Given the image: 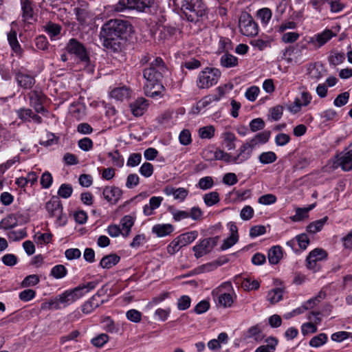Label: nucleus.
<instances>
[{
    "mask_svg": "<svg viewBox=\"0 0 352 352\" xmlns=\"http://www.w3.org/2000/svg\"><path fill=\"white\" fill-rule=\"evenodd\" d=\"M131 31V25L127 21L111 19L102 26L100 36L104 47L116 51Z\"/></svg>",
    "mask_w": 352,
    "mask_h": 352,
    "instance_id": "f257e3e1",
    "label": "nucleus"
},
{
    "mask_svg": "<svg viewBox=\"0 0 352 352\" xmlns=\"http://www.w3.org/2000/svg\"><path fill=\"white\" fill-rule=\"evenodd\" d=\"M182 9L188 21L197 23L206 13V6L202 0H182Z\"/></svg>",
    "mask_w": 352,
    "mask_h": 352,
    "instance_id": "f03ea898",
    "label": "nucleus"
},
{
    "mask_svg": "<svg viewBox=\"0 0 352 352\" xmlns=\"http://www.w3.org/2000/svg\"><path fill=\"white\" fill-rule=\"evenodd\" d=\"M166 67L160 57L155 58L143 71L144 78L151 85L160 82L166 72Z\"/></svg>",
    "mask_w": 352,
    "mask_h": 352,
    "instance_id": "7ed1b4c3",
    "label": "nucleus"
},
{
    "mask_svg": "<svg viewBox=\"0 0 352 352\" xmlns=\"http://www.w3.org/2000/svg\"><path fill=\"white\" fill-rule=\"evenodd\" d=\"M232 290V285L229 282L222 283L212 292V296L217 302V305L224 308L230 307L234 302L233 294L227 292V291Z\"/></svg>",
    "mask_w": 352,
    "mask_h": 352,
    "instance_id": "20e7f679",
    "label": "nucleus"
},
{
    "mask_svg": "<svg viewBox=\"0 0 352 352\" xmlns=\"http://www.w3.org/2000/svg\"><path fill=\"white\" fill-rule=\"evenodd\" d=\"M221 76V72L214 67H206L199 72L196 84L199 89H208L216 85Z\"/></svg>",
    "mask_w": 352,
    "mask_h": 352,
    "instance_id": "39448f33",
    "label": "nucleus"
},
{
    "mask_svg": "<svg viewBox=\"0 0 352 352\" xmlns=\"http://www.w3.org/2000/svg\"><path fill=\"white\" fill-rule=\"evenodd\" d=\"M271 132L264 131L257 133L253 138L244 143L241 147V155L244 159H249L252 153L253 149L259 146L261 144L267 143L270 138Z\"/></svg>",
    "mask_w": 352,
    "mask_h": 352,
    "instance_id": "423d86ee",
    "label": "nucleus"
},
{
    "mask_svg": "<svg viewBox=\"0 0 352 352\" xmlns=\"http://www.w3.org/2000/svg\"><path fill=\"white\" fill-rule=\"evenodd\" d=\"M45 209L50 217L56 218V223L63 226L67 223V216L63 213V206L59 197L53 196L45 204Z\"/></svg>",
    "mask_w": 352,
    "mask_h": 352,
    "instance_id": "0eeeda50",
    "label": "nucleus"
},
{
    "mask_svg": "<svg viewBox=\"0 0 352 352\" xmlns=\"http://www.w3.org/2000/svg\"><path fill=\"white\" fill-rule=\"evenodd\" d=\"M239 27L241 34L246 36H256L258 32L257 23L247 12H243L241 14Z\"/></svg>",
    "mask_w": 352,
    "mask_h": 352,
    "instance_id": "6e6552de",
    "label": "nucleus"
},
{
    "mask_svg": "<svg viewBox=\"0 0 352 352\" xmlns=\"http://www.w3.org/2000/svg\"><path fill=\"white\" fill-rule=\"evenodd\" d=\"M153 0H120L115 6L116 12H122L125 9H136L144 11L151 6Z\"/></svg>",
    "mask_w": 352,
    "mask_h": 352,
    "instance_id": "1a4fd4ad",
    "label": "nucleus"
},
{
    "mask_svg": "<svg viewBox=\"0 0 352 352\" xmlns=\"http://www.w3.org/2000/svg\"><path fill=\"white\" fill-rule=\"evenodd\" d=\"M219 240V236L209 237L199 241L198 244L192 248L195 252V256L197 258L210 253L217 245Z\"/></svg>",
    "mask_w": 352,
    "mask_h": 352,
    "instance_id": "9d476101",
    "label": "nucleus"
},
{
    "mask_svg": "<svg viewBox=\"0 0 352 352\" xmlns=\"http://www.w3.org/2000/svg\"><path fill=\"white\" fill-rule=\"evenodd\" d=\"M65 50L69 54L74 55L82 62L89 61V57L85 46L76 38L69 40Z\"/></svg>",
    "mask_w": 352,
    "mask_h": 352,
    "instance_id": "9b49d317",
    "label": "nucleus"
},
{
    "mask_svg": "<svg viewBox=\"0 0 352 352\" xmlns=\"http://www.w3.org/2000/svg\"><path fill=\"white\" fill-rule=\"evenodd\" d=\"M338 167L344 172L352 170V150L347 148L335 156L333 160V168Z\"/></svg>",
    "mask_w": 352,
    "mask_h": 352,
    "instance_id": "f8f14e48",
    "label": "nucleus"
},
{
    "mask_svg": "<svg viewBox=\"0 0 352 352\" xmlns=\"http://www.w3.org/2000/svg\"><path fill=\"white\" fill-rule=\"evenodd\" d=\"M75 302L70 289L66 290L63 294L57 296L53 300L50 302H44L41 305L42 309H58L60 305L66 307Z\"/></svg>",
    "mask_w": 352,
    "mask_h": 352,
    "instance_id": "ddd939ff",
    "label": "nucleus"
},
{
    "mask_svg": "<svg viewBox=\"0 0 352 352\" xmlns=\"http://www.w3.org/2000/svg\"><path fill=\"white\" fill-rule=\"evenodd\" d=\"M14 74L18 86L23 89H31L36 83L34 76L28 72L16 70L14 72Z\"/></svg>",
    "mask_w": 352,
    "mask_h": 352,
    "instance_id": "4468645a",
    "label": "nucleus"
},
{
    "mask_svg": "<svg viewBox=\"0 0 352 352\" xmlns=\"http://www.w3.org/2000/svg\"><path fill=\"white\" fill-rule=\"evenodd\" d=\"M98 281H91L86 284L80 285L78 287L70 289L74 300L76 301L77 300L82 298L87 293L94 289L98 285Z\"/></svg>",
    "mask_w": 352,
    "mask_h": 352,
    "instance_id": "2eb2a0df",
    "label": "nucleus"
},
{
    "mask_svg": "<svg viewBox=\"0 0 352 352\" xmlns=\"http://www.w3.org/2000/svg\"><path fill=\"white\" fill-rule=\"evenodd\" d=\"M334 36L335 34L331 30L327 29L311 37L309 43L313 44L316 47H320Z\"/></svg>",
    "mask_w": 352,
    "mask_h": 352,
    "instance_id": "dca6fc26",
    "label": "nucleus"
},
{
    "mask_svg": "<svg viewBox=\"0 0 352 352\" xmlns=\"http://www.w3.org/2000/svg\"><path fill=\"white\" fill-rule=\"evenodd\" d=\"M104 198L111 204H116L120 199L122 191L116 186H106L102 191Z\"/></svg>",
    "mask_w": 352,
    "mask_h": 352,
    "instance_id": "f3484780",
    "label": "nucleus"
},
{
    "mask_svg": "<svg viewBox=\"0 0 352 352\" xmlns=\"http://www.w3.org/2000/svg\"><path fill=\"white\" fill-rule=\"evenodd\" d=\"M22 21L23 22L31 23L30 21L34 19V10L33 3L30 0H21Z\"/></svg>",
    "mask_w": 352,
    "mask_h": 352,
    "instance_id": "a211bd4d",
    "label": "nucleus"
},
{
    "mask_svg": "<svg viewBox=\"0 0 352 352\" xmlns=\"http://www.w3.org/2000/svg\"><path fill=\"white\" fill-rule=\"evenodd\" d=\"M320 315V312L312 311L309 314L308 319L312 320V316L315 317L314 322H307L302 324V333L304 335L308 333H316L318 330L316 324L320 323L321 318L318 316Z\"/></svg>",
    "mask_w": 352,
    "mask_h": 352,
    "instance_id": "6ab92c4d",
    "label": "nucleus"
},
{
    "mask_svg": "<svg viewBox=\"0 0 352 352\" xmlns=\"http://www.w3.org/2000/svg\"><path fill=\"white\" fill-rule=\"evenodd\" d=\"M103 303V300L98 299V294H94L89 300L83 304L82 306V311L84 314H89Z\"/></svg>",
    "mask_w": 352,
    "mask_h": 352,
    "instance_id": "aec40b11",
    "label": "nucleus"
},
{
    "mask_svg": "<svg viewBox=\"0 0 352 352\" xmlns=\"http://www.w3.org/2000/svg\"><path fill=\"white\" fill-rule=\"evenodd\" d=\"M147 107V100L143 98L137 99L130 105L132 113L136 117L142 116L146 111Z\"/></svg>",
    "mask_w": 352,
    "mask_h": 352,
    "instance_id": "412c9836",
    "label": "nucleus"
},
{
    "mask_svg": "<svg viewBox=\"0 0 352 352\" xmlns=\"http://www.w3.org/2000/svg\"><path fill=\"white\" fill-rule=\"evenodd\" d=\"M163 197H152L149 199L148 204H146L143 208V213L146 216H151L154 214V210L158 208L162 201Z\"/></svg>",
    "mask_w": 352,
    "mask_h": 352,
    "instance_id": "4be33fe9",
    "label": "nucleus"
},
{
    "mask_svg": "<svg viewBox=\"0 0 352 352\" xmlns=\"http://www.w3.org/2000/svg\"><path fill=\"white\" fill-rule=\"evenodd\" d=\"M8 41L13 52L21 56L22 54V49L17 39V34L16 30H11L8 33Z\"/></svg>",
    "mask_w": 352,
    "mask_h": 352,
    "instance_id": "5701e85b",
    "label": "nucleus"
},
{
    "mask_svg": "<svg viewBox=\"0 0 352 352\" xmlns=\"http://www.w3.org/2000/svg\"><path fill=\"white\" fill-rule=\"evenodd\" d=\"M174 230L173 225L169 223L157 224L152 228V232L158 237H163L170 234Z\"/></svg>",
    "mask_w": 352,
    "mask_h": 352,
    "instance_id": "b1692460",
    "label": "nucleus"
},
{
    "mask_svg": "<svg viewBox=\"0 0 352 352\" xmlns=\"http://www.w3.org/2000/svg\"><path fill=\"white\" fill-rule=\"evenodd\" d=\"M135 222V219L131 215H125L120 220L121 230L122 231V235L123 237L126 238L131 232V228Z\"/></svg>",
    "mask_w": 352,
    "mask_h": 352,
    "instance_id": "393cba45",
    "label": "nucleus"
},
{
    "mask_svg": "<svg viewBox=\"0 0 352 352\" xmlns=\"http://www.w3.org/2000/svg\"><path fill=\"white\" fill-rule=\"evenodd\" d=\"M283 257L282 249L279 245L272 247L268 251V261L272 265L277 264Z\"/></svg>",
    "mask_w": 352,
    "mask_h": 352,
    "instance_id": "a878e982",
    "label": "nucleus"
},
{
    "mask_svg": "<svg viewBox=\"0 0 352 352\" xmlns=\"http://www.w3.org/2000/svg\"><path fill=\"white\" fill-rule=\"evenodd\" d=\"M120 260V257L116 254L104 256L100 262V265L104 269H109L116 265Z\"/></svg>",
    "mask_w": 352,
    "mask_h": 352,
    "instance_id": "bb28decb",
    "label": "nucleus"
},
{
    "mask_svg": "<svg viewBox=\"0 0 352 352\" xmlns=\"http://www.w3.org/2000/svg\"><path fill=\"white\" fill-rule=\"evenodd\" d=\"M129 89L126 87H116L110 92V96L117 100H124L129 97Z\"/></svg>",
    "mask_w": 352,
    "mask_h": 352,
    "instance_id": "cd10ccee",
    "label": "nucleus"
},
{
    "mask_svg": "<svg viewBox=\"0 0 352 352\" xmlns=\"http://www.w3.org/2000/svg\"><path fill=\"white\" fill-rule=\"evenodd\" d=\"M266 344L258 346L255 352H274L278 344V340L270 337L265 340Z\"/></svg>",
    "mask_w": 352,
    "mask_h": 352,
    "instance_id": "c85d7f7f",
    "label": "nucleus"
},
{
    "mask_svg": "<svg viewBox=\"0 0 352 352\" xmlns=\"http://www.w3.org/2000/svg\"><path fill=\"white\" fill-rule=\"evenodd\" d=\"M221 65L226 67H233L238 65V58L228 53L223 54L220 58Z\"/></svg>",
    "mask_w": 352,
    "mask_h": 352,
    "instance_id": "c756f323",
    "label": "nucleus"
},
{
    "mask_svg": "<svg viewBox=\"0 0 352 352\" xmlns=\"http://www.w3.org/2000/svg\"><path fill=\"white\" fill-rule=\"evenodd\" d=\"M198 236L197 231H190L182 234L177 236L183 247L188 245L194 241Z\"/></svg>",
    "mask_w": 352,
    "mask_h": 352,
    "instance_id": "7c9ffc66",
    "label": "nucleus"
},
{
    "mask_svg": "<svg viewBox=\"0 0 352 352\" xmlns=\"http://www.w3.org/2000/svg\"><path fill=\"white\" fill-rule=\"evenodd\" d=\"M328 220L327 217H324L319 220L315 221L309 223L307 227V231L310 233H316L320 231Z\"/></svg>",
    "mask_w": 352,
    "mask_h": 352,
    "instance_id": "2f4dec72",
    "label": "nucleus"
},
{
    "mask_svg": "<svg viewBox=\"0 0 352 352\" xmlns=\"http://www.w3.org/2000/svg\"><path fill=\"white\" fill-rule=\"evenodd\" d=\"M18 225V221L14 215H8L0 221V228L10 230Z\"/></svg>",
    "mask_w": 352,
    "mask_h": 352,
    "instance_id": "473e14b6",
    "label": "nucleus"
},
{
    "mask_svg": "<svg viewBox=\"0 0 352 352\" xmlns=\"http://www.w3.org/2000/svg\"><path fill=\"white\" fill-rule=\"evenodd\" d=\"M67 274V270L66 267L61 264L56 265L54 266L51 271L50 275L53 276L56 279H61L66 276Z\"/></svg>",
    "mask_w": 352,
    "mask_h": 352,
    "instance_id": "72a5a7b5",
    "label": "nucleus"
},
{
    "mask_svg": "<svg viewBox=\"0 0 352 352\" xmlns=\"http://www.w3.org/2000/svg\"><path fill=\"white\" fill-rule=\"evenodd\" d=\"M247 336L248 338H253L256 342H260L263 338L262 329L256 324L251 327L247 331Z\"/></svg>",
    "mask_w": 352,
    "mask_h": 352,
    "instance_id": "f704fd0d",
    "label": "nucleus"
},
{
    "mask_svg": "<svg viewBox=\"0 0 352 352\" xmlns=\"http://www.w3.org/2000/svg\"><path fill=\"white\" fill-rule=\"evenodd\" d=\"M328 60L331 65L336 67L344 61L345 54L343 52H332Z\"/></svg>",
    "mask_w": 352,
    "mask_h": 352,
    "instance_id": "c9c22d12",
    "label": "nucleus"
},
{
    "mask_svg": "<svg viewBox=\"0 0 352 352\" xmlns=\"http://www.w3.org/2000/svg\"><path fill=\"white\" fill-rule=\"evenodd\" d=\"M204 201L207 206H212L219 202V195L216 191H212L204 195Z\"/></svg>",
    "mask_w": 352,
    "mask_h": 352,
    "instance_id": "e433bc0d",
    "label": "nucleus"
},
{
    "mask_svg": "<svg viewBox=\"0 0 352 352\" xmlns=\"http://www.w3.org/2000/svg\"><path fill=\"white\" fill-rule=\"evenodd\" d=\"M277 160L276 153L273 151L263 152L258 156L259 162L263 164H268L274 162Z\"/></svg>",
    "mask_w": 352,
    "mask_h": 352,
    "instance_id": "4c0bfd02",
    "label": "nucleus"
},
{
    "mask_svg": "<svg viewBox=\"0 0 352 352\" xmlns=\"http://www.w3.org/2000/svg\"><path fill=\"white\" fill-rule=\"evenodd\" d=\"M283 290L280 288H275L268 292L267 300L272 304L279 302L283 298Z\"/></svg>",
    "mask_w": 352,
    "mask_h": 352,
    "instance_id": "58836bf2",
    "label": "nucleus"
},
{
    "mask_svg": "<svg viewBox=\"0 0 352 352\" xmlns=\"http://www.w3.org/2000/svg\"><path fill=\"white\" fill-rule=\"evenodd\" d=\"M214 132L215 129L212 125L201 127L198 130L199 136L201 139H211L214 137Z\"/></svg>",
    "mask_w": 352,
    "mask_h": 352,
    "instance_id": "ea45409f",
    "label": "nucleus"
},
{
    "mask_svg": "<svg viewBox=\"0 0 352 352\" xmlns=\"http://www.w3.org/2000/svg\"><path fill=\"white\" fill-rule=\"evenodd\" d=\"M223 144L228 151L233 150L235 148L234 141L236 137L232 132H225L223 133Z\"/></svg>",
    "mask_w": 352,
    "mask_h": 352,
    "instance_id": "a19ab883",
    "label": "nucleus"
},
{
    "mask_svg": "<svg viewBox=\"0 0 352 352\" xmlns=\"http://www.w3.org/2000/svg\"><path fill=\"white\" fill-rule=\"evenodd\" d=\"M239 153L236 156H232L230 154L225 153L224 158L222 160L225 161L228 163H234V164H241L248 159H244L243 156L241 155V147L239 148Z\"/></svg>",
    "mask_w": 352,
    "mask_h": 352,
    "instance_id": "79ce46f5",
    "label": "nucleus"
},
{
    "mask_svg": "<svg viewBox=\"0 0 352 352\" xmlns=\"http://www.w3.org/2000/svg\"><path fill=\"white\" fill-rule=\"evenodd\" d=\"M44 28L51 38L58 36L62 29L60 25L52 22L47 23Z\"/></svg>",
    "mask_w": 352,
    "mask_h": 352,
    "instance_id": "37998d69",
    "label": "nucleus"
},
{
    "mask_svg": "<svg viewBox=\"0 0 352 352\" xmlns=\"http://www.w3.org/2000/svg\"><path fill=\"white\" fill-rule=\"evenodd\" d=\"M327 336L325 333H320L313 337L309 341V345L311 347L318 348L324 344L327 341Z\"/></svg>",
    "mask_w": 352,
    "mask_h": 352,
    "instance_id": "c03bdc74",
    "label": "nucleus"
},
{
    "mask_svg": "<svg viewBox=\"0 0 352 352\" xmlns=\"http://www.w3.org/2000/svg\"><path fill=\"white\" fill-rule=\"evenodd\" d=\"M324 297L325 294L322 292H320L316 296L307 300L303 303L304 309L309 310L314 308L320 301V300L324 298Z\"/></svg>",
    "mask_w": 352,
    "mask_h": 352,
    "instance_id": "a18cd8bd",
    "label": "nucleus"
},
{
    "mask_svg": "<svg viewBox=\"0 0 352 352\" xmlns=\"http://www.w3.org/2000/svg\"><path fill=\"white\" fill-rule=\"evenodd\" d=\"M241 287L245 290H255L259 288L260 283L256 280H252L250 278H243L241 283Z\"/></svg>",
    "mask_w": 352,
    "mask_h": 352,
    "instance_id": "49530a36",
    "label": "nucleus"
},
{
    "mask_svg": "<svg viewBox=\"0 0 352 352\" xmlns=\"http://www.w3.org/2000/svg\"><path fill=\"white\" fill-rule=\"evenodd\" d=\"M109 340V338L106 333H100L98 336L94 338L91 340V343L98 348L102 347Z\"/></svg>",
    "mask_w": 352,
    "mask_h": 352,
    "instance_id": "de8ad7c7",
    "label": "nucleus"
},
{
    "mask_svg": "<svg viewBox=\"0 0 352 352\" xmlns=\"http://www.w3.org/2000/svg\"><path fill=\"white\" fill-rule=\"evenodd\" d=\"M214 186V180L212 177L206 176L201 178L197 185L198 188L206 190L211 188Z\"/></svg>",
    "mask_w": 352,
    "mask_h": 352,
    "instance_id": "09e8293b",
    "label": "nucleus"
},
{
    "mask_svg": "<svg viewBox=\"0 0 352 352\" xmlns=\"http://www.w3.org/2000/svg\"><path fill=\"white\" fill-rule=\"evenodd\" d=\"M40 281L39 276L36 274L27 276L21 283V287H29L37 285Z\"/></svg>",
    "mask_w": 352,
    "mask_h": 352,
    "instance_id": "8fccbe9b",
    "label": "nucleus"
},
{
    "mask_svg": "<svg viewBox=\"0 0 352 352\" xmlns=\"http://www.w3.org/2000/svg\"><path fill=\"white\" fill-rule=\"evenodd\" d=\"M73 192V188L72 185L69 184H63L60 185L58 190V195L64 199H67L71 197Z\"/></svg>",
    "mask_w": 352,
    "mask_h": 352,
    "instance_id": "3c124183",
    "label": "nucleus"
},
{
    "mask_svg": "<svg viewBox=\"0 0 352 352\" xmlns=\"http://www.w3.org/2000/svg\"><path fill=\"white\" fill-rule=\"evenodd\" d=\"M182 247L181 242L177 236L168 245L166 248L167 252L170 255H173L179 252Z\"/></svg>",
    "mask_w": 352,
    "mask_h": 352,
    "instance_id": "603ef678",
    "label": "nucleus"
},
{
    "mask_svg": "<svg viewBox=\"0 0 352 352\" xmlns=\"http://www.w3.org/2000/svg\"><path fill=\"white\" fill-rule=\"evenodd\" d=\"M27 236V232L25 229L19 230L10 231L8 233V237L10 240L13 241H20Z\"/></svg>",
    "mask_w": 352,
    "mask_h": 352,
    "instance_id": "864d4df0",
    "label": "nucleus"
},
{
    "mask_svg": "<svg viewBox=\"0 0 352 352\" xmlns=\"http://www.w3.org/2000/svg\"><path fill=\"white\" fill-rule=\"evenodd\" d=\"M327 256V253L325 250L320 248H316L309 253V259L314 258L315 261H320L324 259Z\"/></svg>",
    "mask_w": 352,
    "mask_h": 352,
    "instance_id": "5fc2aeb1",
    "label": "nucleus"
},
{
    "mask_svg": "<svg viewBox=\"0 0 352 352\" xmlns=\"http://www.w3.org/2000/svg\"><path fill=\"white\" fill-rule=\"evenodd\" d=\"M108 157L111 159L114 165L118 167H122L123 166L124 159L118 150L108 153Z\"/></svg>",
    "mask_w": 352,
    "mask_h": 352,
    "instance_id": "6e6d98bb",
    "label": "nucleus"
},
{
    "mask_svg": "<svg viewBox=\"0 0 352 352\" xmlns=\"http://www.w3.org/2000/svg\"><path fill=\"white\" fill-rule=\"evenodd\" d=\"M259 92L260 89L258 87L252 86L246 90L245 96L249 101L254 102L258 97Z\"/></svg>",
    "mask_w": 352,
    "mask_h": 352,
    "instance_id": "4d7b16f0",
    "label": "nucleus"
},
{
    "mask_svg": "<svg viewBox=\"0 0 352 352\" xmlns=\"http://www.w3.org/2000/svg\"><path fill=\"white\" fill-rule=\"evenodd\" d=\"M250 44L257 50L262 51L265 48L270 47V42L267 40H263L261 38H255L250 41Z\"/></svg>",
    "mask_w": 352,
    "mask_h": 352,
    "instance_id": "13d9d810",
    "label": "nucleus"
},
{
    "mask_svg": "<svg viewBox=\"0 0 352 352\" xmlns=\"http://www.w3.org/2000/svg\"><path fill=\"white\" fill-rule=\"evenodd\" d=\"M257 16L263 23L267 24L272 17V11L267 8H262L257 12Z\"/></svg>",
    "mask_w": 352,
    "mask_h": 352,
    "instance_id": "bf43d9fd",
    "label": "nucleus"
},
{
    "mask_svg": "<svg viewBox=\"0 0 352 352\" xmlns=\"http://www.w3.org/2000/svg\"><path fill=\"white\" fill-rule=\"evenodd\" d=\"M296 243L301 250H305L309 244V239L305 233L297 235L296 237Z\"/></svg>",
    "mask_w": 352,
    "mask_h": 352,
    "instance_id": "052dcab7",
    "label": "nucleus"
},
{
    "mask_svg": "<svg viewBox=\"0 0 352 352\" xmlns=\"http://www.w3.org/2000/svg\"><path fill=\"white\" fill-rule=\"evenodd\" d=\"M308 217L307 210L305 208H298L296 210L295 215L290 217L291 220L294 222L300 221L305 218Z\"/></svg>",
    "mask_w": 352,
    "mask_h": 352,
    "instance_id": "680f3d73",
    "label": "nucleus"
},
{
    "mask_svg": "<svg viewBox=\"0 0 352 352\" xmlns=\"http://www.w3.org/2000/svg\"><path fill=\"white\" fill-rule=\"evenodd\" d=\"M320 116L324 122L336 120L338 118L337 112L332 109L322 111Z\"/></svg>",
    "mask_w": 352,
    "mask_h": 352,
    "instance_id": "e2e57ef3",
    "label": "nucleus"
},
{
    "mask_svg": "<svg viewBox=\"0 0 352 352\" xmlns=\"http://www.w3.org/2000/svg\"><path fill=\"white\" fill-rule=\"evenodd\" d=\"M219 98L216 96H213L212 95H208L203 98L201 100L197 103V107L199 109L206 107L210 105L214 102H218Z\"/></svg>",
    "mask_w": 352,
    "mask_h": 352,
    "instance_id": "0e129e2a",
    "label": "nucleus"
},
{
    "mask_svg": "<svg viewBox=\"0 0 352 352\" xmlns=\"http://www.w3.org/2000/svg\"><path fill=\"white\" fill-rule=\"evenodd\" d=\"M349 98V92H344L340 94H339L334 100L333 104L336 107H341L344 105H345Z\"/></svg>",
    "mask_w": 352,
    "mask_h": 352,
    "instance_id": "69168bd1",
    "label": "nucleus"
},
{
    "mask_svg": "<svg viewBox=\"0 0 352 352\" xmlns=\"http://www.w3.org/2000/svg\"><path fill=\"white\" fill-rule=\"evenodd\" d=\"M53 182L52 175L48 171H45L43 173L41 177V185L43 188H49Z\"/></svg>",
    "mask_w": 352,
    "mask_h": 352,
    "instance_id": "338daca9",
    "label": "nucleus"
},
{
    "mask_svg": "<svg viewBox=\"0 0 352 352\" xmlns=\"http://www.w3.org/2000/svg\"><path fill=\"white\" fill-rule=\"evenodd\" d=\"M139 171L142 176L149 177L153 173V166L149 162H144L140 166Z\"/></svg>",
    "mask_w": 352,
    "mask_h": 352,
    "instance_id": "774afa93",
    "label": "nucleus"
}]
</instances>
